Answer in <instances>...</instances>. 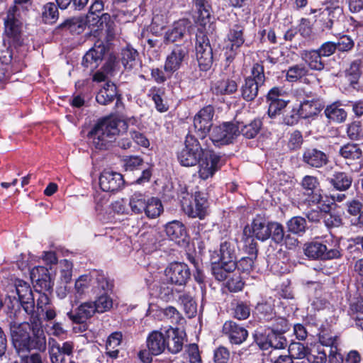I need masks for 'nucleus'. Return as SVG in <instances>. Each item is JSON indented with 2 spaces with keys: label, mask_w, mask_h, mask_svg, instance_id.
<instances>
[{
  "label": "nucleus",
  "mask_w": 363,
  "mask_h": 363,
  "mask_svg": "<svg viewBox=\"0 0 363 363\" xmlns=\"http://www.w3.org/2000/svg\"><path fill=\"white\" fill-rule=\"evenodd\" d=\"M261 86L252 80L251 77H247L241 87L242 98L247 101H251L257 96L259 87Z\"/></svg>",
  "instance_id": "72a5a7b5"
},
{
  "label": "nucleus",
  "mask_w": 363,
  "mask_h": 363,
  "mask_svg": "<svg viewBox=\"0 0 363 363\" xmlns=\"http://www.w3.org/2000/svg\"><path fill=\"white\" fill-rule=\"evenodd\" d=\"M306 220L301 216H294L287 222L289 232L294 234H302L306 229Z\"/></svg>",
  "instance_id": "c03bdc74"
},
{
  "label": "nucleus",
  "mask_w": 363,
  "mask_h": 363,
  "mask_svg": "<svg viewBox=\"0 0 363 363\" xmlns=\"http://www.w3.org/2000/svg\"><path fill=\"white\" fill-rule=\"evenodd\" d=\"M7 296L13 298L17 303H20L26 313L31 315L34 312L35 302L30 285L20 279L9 284L6 288Z\"/></svg>",
  "instance_id": "39448f33"
},
{
  "label": "nucleus",
  "mask_w": 363,
  "mask_h": 363,
  "mask_svg": "<svg viewBox=\"0 0 363 363\" xmlns=\"http://www.w3.org/2000/svg\"><path fill=\"white\" fill-rule=\"evenodd\" d=\"M238 135L236 123L227 122L213 128L211 139L215 145L219 147L231 143Z\"/></svg>",
  "instance_id": "f8f14e48"
},
{
  "label": "nucleus",
  "mask_w": 363,
  "mask_h": 363,
  "mask_svg": "<svg viewBox=\"0 0 363 363\" xmlns=\"http://www.w3.org/2000/svg\"><path fill=\"white\" fill-rule=\"evenodd\" d=\"M250 77L255 81L257 84L262 86L265 81L263 66L258 63L255 64L252 68L251 76Z\"/></svg>",
  "instance_id": "052dcab7"
},
{
  "label": "nucleus",
  "mask_w": 363,
  "mask_h": 363,
  "mask_svg": "<svg viewBox=\"0 0 363 363\" xmlns=\"http://www.w3.org/2000/svg\"><path fill=\"white\" fill-rule=\"evenodd\" d=\"M334 187L338 190H346L352 184V178L345 172H337L332 179Z\"/></svg>",
  "instance_id": "49530a36"
},
{
  "label": "nucleus",
  "mask_w": 363,
  "mask_h": 363,
  "mask_svg": "<svg viewBox=\"0 0 363 363\" xmlns=\"http://www.w3.org/2000/svg\"><path fill=\"white\" fill-rule=\"evenodd\" d=\"M270 238L276 242L281 243L284 238L283 226L278 223H270Z\"/></svg>",
  "instance_id": "4d7b16f0"
},
{
  "label": "nucleus",
  "mask_w": 363,
  "mask_h": 363,
  "mask_svg": "<svg viewBox=\"0 0 363 363\" xmlns=\"http://www.w3.org/2000/svg\"><path fill=\"white\" fill-rule=\"evenodd\" d=\"M164 280L167 283L184 286L190 278V270L187 264L174 262L168 264L164 269Z\"/></svg>",
  "instance_id": "9b49d317"
},
{
  "label": "nucleus",
  "mask_w": 363,
  "mask_h": 363,
  "mask_svg": "<svg viewBox=\"0 0 363 363\" xmlns=\"http://www.w3.org/2000/svg\"><path fill=\"white\" fill-rule=\"evenodd\" d=\"M59 267L60 284H69L72 277V263L67 259H62L60 262Z\"/></svg>",
  "instance_id": "79ce46f5"
},
{
  "label": "nucleus",
  "mask_w": 363,
  "mask_h": 363,
  "mask_svg": "<svg viewBox=\"0 0 363 363\" xmlns=\"http://www.w3.org/2000/svg\"><path fill=\"white\" fill-rule=\"evenodd\" d=\"M189 58V49L184 45H176L167 56L164 69L167 73L178 70Z\"/></svg>",
  "instance_id": "2eb2a0df"
},
{
  "label": "nucleus",
  "mask_w": 363,
  "mask_h": 363,
  "mask_svg": "<svg viewBox=\"0 0 363 363\" xmlns=\"http://www.w3.org/2000/svg\"><path fill=\"white\" fill-rule=\"evenodd\" d=\"M165 330H167L166 328L153 330L147 337V347L155 356L162 354L166 350L167 333Z\"/></svg>",
  "instance_id": "6ab92c4d"
},
{
  "label": "nucleus",
  "mask_w": 363,
  "mask_h": 363,
  "mask_svg": "<svg viewBox=\"0 0 363 363\" xmlns=\"http://www.w3.org/2000/svg\"><path fill=\"white\" fill-rule=\"evenodd\" d=\"M324 113L325 116L334 123L344 122L347 115L345 110L337 102L328 105L325 108Z\"/></svg>",
  "instance_id": "c756f323"
},
{
  "label": "nucleus",
  "mask_w": 363,
  "mask_h": 363,
  "mask_svg": "<svg viewBox=\"0 0 363 363\" xmlns=\"http://www.w3.org/2000/svg\"><path fill=\"white\" fill-rule=\"evenodd\" d=\"M309 70L305 65L298 64L290 67L286 71V79L289 82H295L308 74Z\"/></svg>",
  "instance_id": "4c0bfd02"
},
{
  "label": "nucleus",
  "mask_w": 363,
  "mask_h": 363,
  "mask_svg": "<svg viewBox=\"0 0 363 363\" xmlns=\"http://www.w3.org/2000/svg\"><path fill=\"white\" fill-rule=\"evenodd\" d=\"M194 8L197 13L196 21L201 26H205L210 22L211 17V6L206 0H193Z\"/></svg>",
  "instance_id": "bb28decb"
},
{
  "label": "nucleus",
  "mask_w": 363,
  "mask_h": 363,
  "mask_svg": "<svg viewBox=\"0 0 363 363\" xmlns=\"http://www.w3.org/2000/svg\"><path fill=\"white\" fill-rule=\"evenodd\" d=\"M198 163L199 175L202 179L212 177L221 167L220 157L208 151H204Z\"/></svg>",
  "instance_id": "ddd939ff"
},
{
  "label": "nucleus",
  "mask_w": 363,
  "mask_h": 363,
  "mask_svg": "<svg viewBox=\"0 0 363 363\" xmlns=\"http://www.w3.org/2000/svg\"><path fill=\"white\" fill-rule=\"evenodd\" d=\"M30 278L40 287V290L48 291L52 288L51 278L48 268L42 266L34 267L30 271Z\"/></svg>",
  "instance_id": "393cba45"
},
{
  "label": "nucleus",
  "mask_w": 363,
  "mask_h": 363,
  "mask_svg": "<svg viewBox=\"0 0 363 363\" xmlns=\"http://www.w3.org/2000/svg\"><path fill=\"white\" fill-rule=\"evenodd\" d=\"M13 345L18 353L30 350L45 348V337L39 321L20 324L18 328L11 325Z\"/></svg>",
  "instance_id": "f257e3e1"
},
{
  "label": "nucleus",
  "mask_w": 363,
  "mask_h": 363,
  "mask_svg": "<svg viewBox=\"0 0 363 363\" xmlns=\"http://www.w3.org/2000/svg\"><path fill=\"white\" fill-rule=\"evenodd\" d=\"M306 359L310 363H325L327 360L325 348L318 343L311 345Z\"/></svg>",
  "instance_id": "2f4dec72"
},
{
  "label": "nucleus",
  "mask_w": 363,
  "mask_h": 363,
  "mask_svg": "<svg viewBox=\"0 0 363 363\" xmlns=\"http://www.w3.org/2000/svg\"><path fill=\"white\" fill-rule=\"evenodd\" d=\"M106 50V47L104 43L98 40L84 55L82 65L90 71H94L102 62Z\"/></svg>",
  "instance_id": "f3484780"
},
{
  "label": "nucleus",
  "mask_w": 363,
  "mask_h": 363,
  "mask_svg": "<svg viewBox=\"0 0 363 363\" xmlns=\"http://www.w3.org/2000/svg\"><path fill=\"white\" fill-rule=\"evenodd\" d=\"M186 314L189 318L194 317L197 313V305L195 301L188 294L180 296Z\"/></svg>",
  "instance_id": "603ef678"
},
{
  "label": "nucleus",
  "mask_w": 363,
  "mask_h": 363,
  "mask_svg": "<svg viewBox=\"0 0 363 363\" xmlns=\"http://www.w3.org/2000/svg\"><path fill=\"white\" fill-rule=\"evenodd\" d=\"M163 212V206L161 201L155 197L147 198L145 210V216L150 218H156Z\"/></svg>",
  "instance_id": "c9c22d12"
},
{
  "label": "nucleus",
  "mask_w": 363,
  "mask_h": 363,
  "mask_svg": "<svg viewBox=\"0 0 363 363\" xmlns=\"http://www.w3.org/2000/svg\"><path fill=\"white\" fill-rule=\"evenodd\" d=\"M23 28L19 9L16 5L11 7L4 19V33L12 42L20 40Z\"/></svg>",
  "instance_id": "1a4fd4ad"
},
{
  "label": "nucleus",
  "mask_w": 363,
  "mask_h": 363,
  "mask_svg": "<svg viewBox=\"0 0 363 363\" xmlns=\"http://www.w3.org/2000/svg\"><path fill=\"white\" fill-rule=\"evenodd\" d=\"M165 232L169 239L176 240L186 236L185 226L178 220H173L168 223L165 226Z\"/></svg>",
  "instance_id": "473e14b6"
},
{
  "label": "nucleus",
  "mask_w": 363,
  "mask_h": 363,
  "mask_svg": "<svg viewBox=\"0 0 363 363\" xmlns=\"http://www.w3.org/2000/svg\"><path fill=\"white\" fill-rule=\"evenodd\" d=\"M230 358L229 350L223 346L218 347L214 351V362L215 363H228Z\"/></svg>",
  "instance_id": "0e129e2a"
},
{
  "label": "nucleus",
  "mask_w": 363,
  "mask_h": 363,
  "mask_svg": "<svg viewBox=\"0 0 363 363\" xmlns=\"http://www.w3.org/2000/svg\"><path fill=\"white\" fill-rule=\"evenodd\" d=\"M147 197L140 192H135L129 199V206L133 213L142 214L146 206Z\"/></svg>",
  "instance_id": "f704fd0d"
},
{
  "label": "nucleus",
  "mask_w": 363,
  "mask_h": 363,
  "mask_svg": "<svg viewBox=\"0 0 363 363\" xmlns=\"http://www.w3.org/2000/svg\"><path fill=\"white\" fill-rule=\"evenodd\" d=\"M303 161L308 165L320 168L328 163V156L317 149H308L304 151Z\"/></svg>",
  "instance_id": "a878e982"
},
{
  "label": "nucleus",
  "mask_w": 363,
  "mask_h": 363,
  "mask_svg": "<svg viewBox=\"0 0 363 363\" xmlns=\"http://www.w3.org/2000/svg\"><path fill=\"white\" fill-rule=\"evenodd\" d=\"M324 223L328 228H336L342 225V218L339 215L325 212Z\"/></svg>",
  "instance_id": "338daca9"
},
{
  "label": "nucleus",
  "mask_w": 363,
  "mask_h": 363,
  "mask_svg": "<svg viewBox=\"0 0 363 363\" xmlns=\"http://www.w3.org/2000/svg\"><path fill=\"white\" fill-rule=\"evenodd\" d=\"M287 101L282 100L269 103L268 115L270 118H274L281 113L286 106Z\"/></svg>",
  "instance_id": "e2e57ef3"
},
{
  "label": "nucleus",
  "mask_w": 363,
  "mask_h": 363,
  "mask_svg": "<svg viewBox=\"0 0 363 363\" xmlns=\"http://www.w3.org/2000/svg\"><path fill=\"white\" fill-rule=\"evenodd\" d=\"M243 27L235 25L229 31L225 47V55L228 61L233 60L237 50L244 43Z\"/></svg>",
  "instance_id": "dca6fc26"
},
{
  "label": "nucleus",
  "mask_w": 363,
  "mask_h": 363,
  "mask_svg": "<svg viewBox=\"0 0 363 363\" xmlns=\"http://www.w3.org/2000/svg\"><path fill=\"white\" fill-rule=\"evenodd\" d=\"M250 315V306L244 302H238L233 308V315L238 320H246Z\"/></svg>",
  "instance_id": "864d4df0"
},
{
  "label": "nucleus",
  "mask_w": 363,
  "mask_h": 363,
  "mask_svg": "<svg viewBox=\"0 0 363 363\" xmlns=\"http://www.w3.org/2000/svg\"><path fill=\"white\" fill-rule=\"evenodd\" d=\"M236 126L238 128V135L241 133L246 138H254L260 131L262 122L259 118H255L249 123H245L242 120L235 118Z\"/></svg>",
  "instance_id": "b1692460"
},
{
  "label": "nucleus",
  "mask_w": 363,
  "mask_h": 363,
  "mask_svg": "<svg viewBox=\"0 0 363 363\" xmlns=\"http://www.w3.org/2000/svg\"><path fill=\"white\" fill-rule=\"evenodd\" d=\"M303 250L307 257L314 259L327 260L340 257L339 245L336 242L328 245L318 242H311L306 243Z\"/></svg>",
  "instance_id": "0eeeda50"
},
{
  "label": "nucleus",
  "mask_w": 363,
  "mask_h": 363,
  "mask_svg": "<svg viewBox=\"0 0 363 363\" xmlns=\"http://www.w3.org/2000/svg\"><path fill=\"white\" fill-rule=\"evenodd\" d=\"M204 152L199 141L192 135H188L184 147L178 153V160L182 166L191 167L196 164Z\"/></svg>",
  "instance_id": "6e6552de"
},
{
  "label": "nucleus",
  "mask_w": 363,
  "mask_h": 363,
  "mask_svg": "<svg viewBox=\"0 0 363 363\" xmlns=\"http://www.w3.org/2000/svg\"><path fill=\"white\" fill-rule=\"evenodd\" d=\"M50 348H55L56 353L62 354V355L70 356L74 350V343L70 341L65 342L62 346L57 343H55Z\"/></svg>",
  "instance_id": "69168bd1"
},
{
  "label": "nucleus",
  "mask_w": 363,
  "mask_h": 363,
  "mask_svg": "<svg viewBox=\"0 0 363 363\" xmlns=\"http://www.w3.org/2000/svg\"><path fill=\"white\" fill-rule=\"evenodd\" d=\"M124 184V179L120 173L104 170L99 177V185L104 191H115L120 189Z\"/></svg>",
  "instance_id": "aec40b11"
},
{
  "label": "nucleus",
  "mask_w": 363,
  "mask_h": 363,
  "mask_svg": "<svg viewBox=\"0 0 363 363\" xmlns=\"http://www.w3.org/2000/svg\"><path fill=\"white\" fill-rule=\"evenodd\" d=\"M195 48L199 67L208 70L213 64V50L208 37L203 32L196 34Z\"/></svg>",
  "instance_id": "9d476101"
},
{
  "label": "nucleus",
  "mask_w": 363,
  "mask_h": 363,
  "mask_svg": "<svg viewBox=\"0 0 363 363\" xmlns=\"http://www.w3.org/2000/svg\"><path fill=\"white\" fill-rule=\"evenodd\" d=\"M301 57L311 69L321 71L325 67L323 56L317 50H303Z\"/></svg>",
  "instance_id": "c85d7f7f"
},
{
  "label": "nucleus",
  "mask_w": 363,
  "mask_h": 363,
  "mask_svg": "<svg viewBox=\"0 0 363 363\" xmlns=\"http://www.w3.org/2000/svg\"><path fill=\"white\" fill-rule=\"evenodd\" d=\"M212 89L216 94H230L237 91L238 84L235 81L226 79L216 82Z\"/></svg>",
  "instance_id": "e433bc0d"
},
{
  "label": "nucleus",
  "mask_w": 363,
  "mask_h": 363,
  "mask_svg": "<svg viewBox=\"0 0 363 363\" xmlns=\"http://www.w3.org/2000/svg\"><path fill=\"white\" fill-rule=\"evenodd\" d=\"M91 288L94 293L98 291H106L110 289V283L104 274L97 272L81 275L74 282V301L82 298Z\"/></svg>",
  "instance_id": "20e7f679"
},
{
  "label": "nucleus",
  "mask_w": 363,
  "mask_h": 363,
  "mask_svg": "<svg viewBox=\"0 0 363 363\" xmlns=\"http://www.w3.org/2000/svg\"><path fill=\"white\" fill-rule=\"evenodd\" d=\"M270 223H267L263 218H255L251 224L252 235L257 240L265 241L270 238Z\"/></svg>",
  "instance_id": "cd10ccee"
},
{
  "label": "nucleus",
  "mask_w": 363,
  "mask_h": 363,
  "mask_svg": "<svg viewBox=\"0 0 363 363\" xmlns=\"http://www.w3.org/2000/svg\"><path fill=\"white\" fill-rule=\"evenodd\" d=\"M192 24L188 19H180L175 22L172 28L169 29L164 35V40L167 43H174L181 40L191 28Z\"/></svg>",
  "instance_id": "412c9836"
},
{
  "label": "nucleus",
  "mask_w": 363,
  "mask_h": 363,
  "mask_svg": "<svg viewBox=\"0 0 363 363\" xmlns=\"http://www.w3.org/2000/svg\"><path fill=\"white\" fill-rule=\"evenodd\" d=\"M111 289V285L110 284V289L106 291H102L104 293L94 302L97 313H104L112 308L113 301L107 294V292Z\"/></svg>",
  "instance_id": "37998d69"
},
{
  "label": "nucleus",
  "mask_w": 363,
  "mask_h": 363,
  "mask_svg": "<svg viewBox=\"0 0 363 363\" xmlns=\"http://www.w3.org/2000/svg\"><path fill=\"white\" fill-rule=\"evenodd\" d=\"M308 196V201L318 205V208L323 212L330 211V205L323 201V197L320 193V189L306 194Z\"/></svg>",
  "instance_id": "3c124183"
},
{
  "label": "nucleus",
  "mask_w": 363,
  "mask_h": 363,
  "mask_svg": "<svg viewBox=\"0 0 363 363\" xmlns=\"http://www.w3.org/2000/svg\"><path fill=\"white\" fill-rule=\"evenodd\" d=\"M119 133L118 121L112 117L99 121L89 133V138L96 149H104Z\"/></svg>",
  "instance_id": "7ed1b4c3"
},
{
  "label": "nucleus",
  "mask_w": 363,
  "mask_h": 363,
  "mask_svg": "<svg viewBox=\"0 0 363 363\" xmlns=\"http://www.w3.org/2000/svg\"><path fill=\"white\" fill-rule=\"evenodd\" d=\"M163 318L169 320L172 323L177 324L181 320V315L179 311L172 306L167 307L162 311Z\"/></svg>",
  "instance_id": "680f3d73"
},
{
  "label": "nucleus",
  "mask_w": 363,
  "mask_h": 363,
  "mask_svg": "<svg viewBox=\"0 0 363 363\" xmlns=\"http://www.w3.org/2000/svg\"><path fill=\"white\" fill-rule=\"evenodd\" d=\"M254 260L251 257H243L236 262V268L238 271L249 274L253 269Z\"/></svg>",
  "instance_id": "774afa93"
},
{
  "label": "nucleus",
  "mask_w": 363,
  "mask_h": 363,
  "mask_svg": "<svg viewBox=\"0 0 363 363\" xmlns=\"http://www.w3.org/2000/svg\"><path fill=\"white\" fill-rule=\"evenodd\" d=\"M62 27L67 29L72 33H81L85 27L84 19L80 17H73L66 20Z\"/></svg>",
  "instance_id": "a18cd8bd"
},
{
  "label": "nucleus",
  "mask_w": 363,
  "mask_h": 363,
  "mask_svg": "<svg viewBox=\"0 0 363 363\" xmlns=\"http://www.w3.org/2000/svg\"><path fill=\"white\" fill-rule=\"evenodd\" d=\"M268 321L273 333L283 334L289 329L287 320L284 318L272 316Z\"/></svg>",
  "instance_id": "8fccbe9b"
},
{
  "label": "nucleus",
  "mask_w": 363,
  "mask_h": 363,
  "mask_svg": "<svg viewBox=\"0 0 363 363\" xmlns=\"http://www.w3.org/2000/svg\"><path fill=\"white\" fill-rule=\"evenodd\" d=\"M301 186L305 190L306 194L310 192H313L314 191H317V189H320L318 179L309 175L305 176L303 178Z\"/></svg>",
  "instance_id": "13d9d810"
},
{
  "label": "nucleus",
  "mask_w": 363,
  "mask_h": 363,
  "mask_svg": "<svg viewBox=\"0 0 363 363\" xmlns=\"http://www.w3.org/2000/svg\"><path fill=\"white\" fill-rule=\"evenodd\" d=\"M297 108L301 117L303 118H308L315 116L320 111L318 104L313 101H305L300 104Z\"/></svg>",
  "instance_id": "a19ab883"
},
{
  "label": "nucleus",
  "mask_w": 363,
  "mask_h": 363,
  "mask_svg": "<svg viewBox=\"0 0 363 363\" xmlns=\"http://www.w3.org/2000/svg\"><path fill=\"white\" fill-rule=\"evenodd\" d=\"M121 62L123 66L128 69H131L138 65V53L136 50L126 47L123 49Z\"/></svg>",
  "instance_id": "ea45409f"
},
{
  "label": "nucleus",
  "mask_w": 363,
  "mask_h": 363,
  "mask_svg": "<svg viewBox=\"0 0 363 363\" xmlns=\"http://www.w3.org/2000/svg\"><path fill=\"white\" fill-rule=\"evenodd\" d=\"M242 279L240 274H235L228 279L226 286L232 292L240 291L242 289L245 284Z\"/></svg>",
  "instance_id": "bf43d9fd"
},
{
  "label": "nucleus",
  "mask_w": 363,
  "mask_h": 363,
  "mask_svg": "<svg viewBox=\"0 0 363 363\" xmlns=\"http://www.w3.org/2000/svg\"><path fill=\"white\" fill-rule=\"evenodd\" d=\"M308 351L303 344L298 342L291 343L289 347V354L296 359L306 357Z\"/></svg>",
  "instance_id": "6e6d98bb"
},
{
  "label": "nucleus",
  "mask_w": 363,
  "mask_h": 363,
  "mask_svg": "<svg viewBox=\"0 0 363 363\" xmlns=\"http://www.w3.org/2000/svg\"><path fill=\"white\" fill-rule=\"evenodd\" d=\"M222 332L230 342L235 345L242 344L248 337L247 330L233 320H227L224 323Z\"/></svg>",
  "instance_id": "a211bd4d"
},
{
  "label": "nucleus",
  "mask_w": 363,
  "mask_h": 363,
  "mask_svg": "<svg viewBox=\"0 0 363 363\" xmlns=\"http://www.w3.org/2000/svg\"><path fill=\"white\" fill-rule=\"evenodd\" d=\"M97 312L94 302L86 301L81 303L74 313L70 311L67 313V317L74 323H83Z\"/></svg>",
  "instance_id": "4be33fe9"
},
{
  "label": "nucleus",
  "mask_w": 363,
  "mask_h": 363,
  "mask_svg": "<svg viewBox=\"0 0 363 363\" xmlns=\"http://www.w3.org/2000/svg\"><path fill=\"white\" fill-rule=\"evenodd\" d=\"M116 94V87L115 84L107 82L97 93L96 100L101 105H107L114 100Z\"/></svg>",
  "instance_id": "7c9ffc66"
},
{
  "label": "nucleus",
  "mask_w": 363,
  "mask_h": 363,
  "mask_svg": "<svg viewBox=\"0 0 363 363\" xmlns=\"http://www.w3.org/2000/svg\"><path fill=\"white\" fill-rule=\"evenodd\" d=\"M236 269L235 243L225 240L220 246V262L212 267V273L218 281L228 278L227 274Z\"/></svg>",
  "instance_id": "f03ea898"
},
{
  "label": "nucleus",
  "mask_w": 363,
  "mask_h": 363,
  "mask_svg": "<svg viewBox=\"0 0 363 363\" xmlns=\"http://www.w3.org/2000/svg\"><path fill=\"white\" fill-rule=\"evenodd\" d=\"M214 108L211 106H206L201 108L194 116V127L197 135L201 138L209 133L213 125Z\"/></svg>",
  "instance_id": "4468645a"
},
{
  "label": "nucleus",
  "mask_w": 363,
  "mask_h": 363,
  "mask_svg": "<svg viewBox=\"0 0 363 363\" xmlns=\"http://www.w3.org/2000/svg\"><path fill=\"white\" fill-rule=\"evenodd\" d=\"M43 19L46 23H55L59 16L58 10L54 3H48L43 6Z\"/></svg>",
  "instance_id": "09e8293b"
},
{
  "label": "nucleus",
  "mask_w": 363,
  "mask_h": 363,
  "mask_svg": "<svg viewBox=\"0 0 363 363\" xmlns=\"http://www.w3.org/2000/svg\"><path fill=\"white\" fill-rule=\"evenodd\" d=\"M348 137L352 140L363 138V128L360 122L354 121L350 123L347 129Z\"/></svg>",
  "instance_id": "5fc2aeb1"
},
{
  "label": "nucleus",
  "mask_w": 363,
  "mask_h": 363,
  "mask_svg": "<svg viewBox=\"0 0 363 363\" xmlns=\"http://www.w3.org/2000/svg\"><path fill=\"white\" fill-rule=\"evenodd\" d=\"M339 153L346 160H355L362 157V150L358 145L348 143L340 149Z\"/></svg>",
  "instance_id": "58836bf2"
},
{
  "label": "nucleus",
  "mask_w": 363,
  "mask_h": 363,
  "mask_svg": "<svg viewBox=\"0 0 363 363\" xmlns=\"http://www.w3.org/2000/svg\"><path fill=\"white\" fill-rule=\"evenodd\" d=\"M286 345V340L282 334L272 333L271 335H268V341L262 345V349L266 350L268 347L281 349Z\"/></svg>",
  "instance_id": "de8ad7c7"
},
{
  "label": "nucleus",
  "mask_w": 363,
  "mask_h": 363,
  "mask_svg": "<svg viewBox=\"0 0 363 363\" xmlns=\"http://www.w3.org/2000/svg\"><path fill=\"white\" fill-rule=\"evenodd\" d=\"M165 332L167 333L166 349L172 354L179 352L183 347L184 332L172 327L167 328Z\"/></svg>",
  "instance_id": "5701e85b"
},
{
  "label": "nucleus",
  "mask_w": 363,
  "mask_h": 363,
  "mask_svg": "<svg viewBox=\"0 0 363 363\" xmlns=\"http://www.w3.org/2000/svg\"><path fill=\"white\" fill-rule=\"evenodd\" d=\"M184 212L193 218L203 220L209 213V203L204 193L197 191L193 196V200L184 196L181 201Z\"/></svg>",
  "instance_id": "423d86ee"
}]
</instances>
